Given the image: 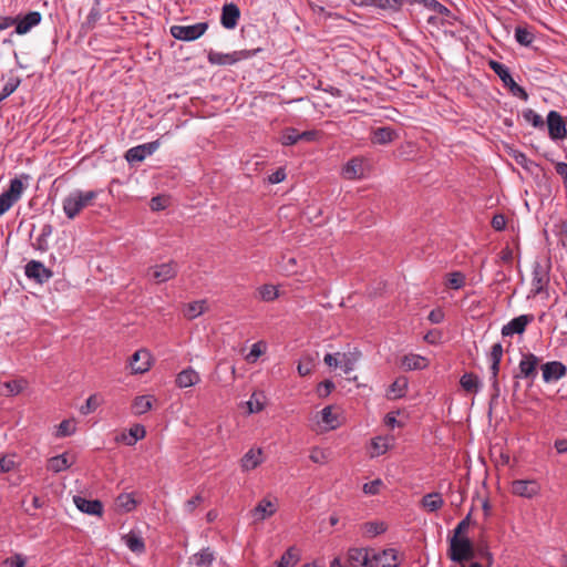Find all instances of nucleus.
I'll list each match as a JSON object with an SVG mask.
<instances>
[{
  "label": "nucleus",
  "mask_w": 567,
  "mask_h": 567,
  "mask_svg": "<svg viewBox=\"0 0 567 567\" xmlns=\"http://www.w3.org/2000/svg\"><path fill=\"white\" fill-rule=\"evenodd\" d=\"M96 197L97 192L95 190H76L64 198L63 210L68 218L73 219L82 212L83 208L91 205Z\"/></svg>",
  "instance_id": "nucleus-1"
},
{
  "label": "nucleus",
  "mask_w": 567,
  "mask_h": 567,
  "mask_svg": "<svg viewBox=\"0 0 567 567\" xmlns=\"http://www.w3.org/2000/svg\"><path fill=\"white\" fill-rule=\"evenodd\" d=\"M472 542L466 536L453 535L450 538L449 557L455 563H463L474 558Z\"/></svg>",
  "instance_id": "nucleus-2"
},
{
  "label": "nucleus",
  "mask_w": 567,
  "mask_h": 567,
  "mask_svg": "<svg viewBox=\"0 0 567 567\" xmlns=\"http://www.w3.org/2000/svg\"><path fill=\"white\" fill-rule=\"evenodd\" d=\"M488 65L499 76L504 86H506L513 95L519 97L523 101L528 100V93L526 90L514 81L508 69L504 64L498 61L491 60Z\"/></svg>",
  "instance_id": "nucleus-3"
},
{
  "label": "nucleus",
  "mask_w": 567,
  "mask_h": 567,
  "mask_svg": "<svg viewBox=\"0 0 567 567\" xmlns=\"http://www.w3.org/2000/svg\"><path fill=\"white\" fill-rule=\"evenodd\" d=\"M207 29V22H198L193 25H172L169 32L176 40L194 41L200 38Z\"/></svg>",
  "instance_id": "nucleus-4"
},
{
  "label": "nucleus",
  "mask_w": 567,
  "mask_h": 567,
  "mask_svg": "<svg viewBox=\"0 0 567 567\" xmlns=\"http://www.w3.org/2000/svg\"><path fill=\"white\" fill-rule=\"evenodd\" d=\"M23 189L24 185L21 179L13 178L10 181L9 188L0 195V216L7 213L20 199Z\"/></svg>",
  "instance_id": "nucleus-5"
},
{
  "label": "nucleus",
  "mask_w": 567,
  "mask_h": 567,
  "mask_svg": "<svg viewBox=\"0 0 567 567\" xmlns=\"http://www.w3.org/2000/svg\"><path fill=\"white\" fill-rule=\"evenodd\" d=\"M539 362L540 359L534 353H523L522 360L518 364V373L514 375V379H527L533 383L538 374L537 368L539 365Z\"/></svg>",
  "instance_id": "nucleus-6"
},
{
  "label": "nucleus",
  "mask_w": 567,
  "mask_h": 567,
  "mask_svg": "<svg viewBox=\"0 0 567 567\" xmlns=\"http://www.w3.org/2000/svg\"><path fill=\"white\" fill-rule=\"evenodd\" d=\"M177 272H178L177 262L174 260H171L168 262L151 267L147 271V275L151 277V279L156 285H159V284L168 281L169 279L175 278L177 276Z\"/></svg>",
  "instance_id": "nucleus-7"
},
{
  "label": "nucleus",
  "mask_w": 567,
  "mask_h": 567,
  "mask_svg": "<svg viewBox=\"0 0 567 567\" xmlns=\"http://www.w3.org/2000/svg\"><path fill=\"white\" fill-rule=\"evenodd\" d=\"M260 49L254 50V51H235L233 53H219L215 51H210L208 53V61L212 64H218V65H226V64H234L243 59H247L251 56L254 53L258 52Z\"/></svg>",
  "instance_id": "nucleus-8"
},
{
  "label": "nucleus",
  "mask_w": 567,
  "mask_h": 567,
  "mask_svg": "<svg viewBox=\"0 0 567 567\" xmlns=\"http://www.w3.org/2000/svg\"><path fill=\"white\" fill-rule=\"evenodd\" d=\"M511 491L516 496L530 499L539 495L542 486L536 480H515Z\"/></svg>",
  "instance_id": "nucleus-9"
},
{
  "label": "nucleus",
  "mask_w": 567,
  "mask_h": 567,
  "mask_svg": "<svg viewBox=\"0 0 567 567\" xmlns=\"http://www.w3.org/2000/svg\"><path fill=\"white\" fill-rule=\"evenodd\" d=\"M548 134L551 140H564L567 136L566 122L556 111H550L547 115Z\"/></svg>",
  "instance_id": "nucleus-10"
},
{
  "label": "nucleus",
  "mask_w": 567,
  "mask_h": 567,
  "mask_svg": "<svg viewBox=\"0 0 567 567\" xmlns=\"http://www.w3.org/2000/svg\"><path fill=\"white\" fill-rule=\"evenodd\" d=\"M132 373L142 374L147 372L152 367V354L146 349H140L130 359Z\"/></svg>",
  "instance_id": "nucleus-11"
},
{
  "label": "nucleus",
  "mask_w": 567,
  "mask_h": 567,
  "mask_svg": "<svg viewBox=\"0 0 567 567\" xmlns=\"http://www.w3.org/2000/svg\"><path fill=\"white\" fill-rule=\"evenodd\" d=\"M549 284L548 268L544 267L540 262L536 261L533 266L532 291L533 293H542Z\"/></svg>",
  "instance_id": "nucleus-12"
},
{
  "label": "nucleus",
  "mask_w": 567,
  "mask_h": 567,
  "mask_svg": "<svg viewBox=\"0 0 567 567\" xmlns=\"http://www.w3.org/2000/svg\"><path fill=\"white\" fill-rule=\"evenodd\" d=\"M372 567H398V551L394 548L371 550Z\"/></svg>",
  "instance_id": "nucleus-13"
},
{
  "label": "nucleus",
  "mask_w": 567,
  "mask_h": 567,
  "mask_svg": "<svg viewBox=\"0 0 567 567\" xmlns=\"http://www.w3.org/2000/svg\"><path fill=\"white\" fill-rule=\"evenodd\" d=\"M534 321V315H522L512 319L502 328V336L508 337L513 334H523L526 327Z\"/></svg>",
  "instance_id": "nucleus-14"
},
{
  "label": "nucleus",
  "mask_w": 567,
  "mask_h": 567,
  "mask_svg": "<svg viewBox=\"0 0 567 567\" xmlns=\"http://www.w3.org/2000/svg\"><path fill=\"white\" fill-rule=\"evenodd\" d=\"M25 275L30 279H34L39 284H43L49 280L53 272L44 265L37 260H31L25 265Z\"/></svg>",
  "instance_id": "nucleus-15"
},
{
  "label": "nucleus",
  "mask_w": 567,
  "mask_h": 567,
  "mask_svg": "<svg viewBox=\"0 0 567 567\" xmlns=\"http://www.w3.org/2000/svg\"><path fill=\"white\" fill-rule=\"evenodd\" d=\"M543 380L546 383L557 381L565 377L567 367L560 361H550L542 365Z\"/></svg>",
  "instance_id": "nucleus-16"
},
{
  "label": "nucleus",
  "mask_w": 567,
  "mask_h": 567,
  "mask_svg": "<svg viewBox=\"0 0 567 567\" xmlns=\"http://www.w3.org/2000/svg\"><path fill=\"white\" fill-rule=\"evenodd\" d=\"M159 145L158 141H154L151 143H146L143 145H138L135 147L130 148L126 154L125 158L127 162H142L147 155L153 154L157 150Z\"/></svg>",
  "instance_id": "nucleus-17"
},
{
  "label": "nucleus",
  "mask_w": 567,
  "mask_h": 567,
  "mask_svg": "<svg viewBox=\"0 0 567 567\" xmlns=\"http://www.w3.org/2000/svg\"><path fill=\"white\" fill-rule=\"evenodd\" d=\"M398 137L399 134L394 128L383 126L372 130L370 140L374 145H386L394 142Z\"/></svg>",
  "instance_id": "nucleus-18"
},
{
  "label": "nucleus",
  "mask_w": 567,
  "mask_h": 567,
  "mask_svg": "<svg viewBox=\"0 0 567 567\" xmlns=\"http://www.w3.org/2000/svg\"><path fill=\"white\" fill-rule=\"evenodd\" d=\"M348 561L352 567H372L371 551L364 548H350Z\"/></svg>",
  "instance_id": "nucleus-19"
},
{
  "label": "nucleus",
  "mask_w": 567,
  "mask_h": 567,
  "mask_svg": "<svg viewBox=\"0 0 567 567\" xmlns=\"http://www.w3.org/2000/svg\"><path fill=\"white\" fill-rule=\"evenodd\" d=\"M240 18V10L235 3H226L221 10L220 22L226 29H234Z\"/></svg>",
  "instance_id": "nucleus-20"
},
{
  "label": "nucleus",
  "mask_w": 567,
  "mask_h": 567,
  "mask_svg": "<svg viewBox=\"0 0 567 567\" xmlns=\"http://www.w3.org/2000/svg\"><path fill=\"white\" fill-rule=\"evenodd\" d=\"M73 501L76 507L85 514L101 516L103 513V504L99 499H86L82 496H74Z\"/></svg>",
  "instance_id": "nucleus-21"
},
{
  "label": "nucleus",
  "mask_w": 567,
  "mask_h": 567,
  "mask_svg": "<svg viewBox=\"0 0 567 567\" xmlns=\"http://www.w3.org/2000/svg\"><path fill=\"white\" fill-rule=\"evenodd\" d=\"M16 32L18 34H25L33 27L38 25L41 22V14L38 11H31L27 13L23 18H16Z\"/></svg>",
  "instance_id": "nucleus-22"
},
{
  "label": "nucleus",
  "mask_w": 567,
  "mask_h": 567,
  "mask_svg": "<svg viewBox=\"0 0 567 567\" xmlns=\"http://www.w3.org/2000/svg\"><path fill=\"white\" fill-rule=\"evenodd\" d=\"M74 463L73 460H69V453H63L56 456H52L48 460L47 468L53 473H60L68 470Z\"/></svg>",
  "instance_id": "nucleus-23"
},
{
  "label": "nucleus",
  "mask_w": 567,
  "mask_h": 567,
  "mask_svg": "<svg viewBox=\"0 0 567 567\" xmlns=\"http://www.w3.org/2000/svg\"><path fill=\"white\" fill-rule=\"evenodd\" d=\"M420 504H421L422 508H424L425 511H427L430 513H433L443 507L444 499H443L441 493L432 492V493L425 494L422 497Z\"/></svg>",
  "instance_id": "nucleus-24"
},
{
  "label": "nucleus",
  "mask_w": 567,
  "mask_h": 567,
  "mask_svg": "<svg viewBox=\"0 0 567 567\" xmlns=\"http://www.w3.org/2000/svg\"><path fill=\"white\" fill-rule=\"evenodd\" d=\"M262 451L258 450H249L240 460L243 471H251L255 470L258 465L262 463Z\"/></svg>",
  "instance_id": "nucleus-25"
},
{
  "label": "nucleus",
  "mask_w": 567,
  "mask_h": 567,
  "mask_svg": "<svg viewBox=\"0 0 567 567\" xmlns=\"http://www.w3.org/2000/svg\"><path fill=\"white\" fill-rule=\"evenodd\" d=\"M200 381L199 374L192 368L181 371L176 377V385L178 388H188Z\"/></svg>",
  "instance_id": "nucleus-26"
},
{
  "label": "nucleus",
  "mask_w": 567,
  "mask_h": 567,
  "mask_svg": "<svg viewBox=\"0 0 567 567\" xmlns=\"http://www.w3.org/2000/svg\"><path fill=\"white\" fill-rule=\"evenodd\" d=\"M277 511V506L271 501L264 498L252 509V515L259 520L272 516Z\"/></svg>",
  "instance_id": "nucleus-27"
},
{
  "label": "nucleus",
  "mask_w": 567,
  "mask_h": 567,
  "mask_svg": "<svg viewBox=\"0 0 567 567\" xmlns=\"http://www.w3.org/2000/svg\"><path fill=\"white\" fill-rule=\"evenodd\" d=\"M429 360L425 357L419 354H408L402 359V367L406 371L411 370H423L427 368Z\"/></svg>",
  "instance_id": "nucleus-28"
},
{
  "label": "nucleus",
  "mask_w": 567,
  "mask_h": 567,
  "mask_svg": "<svg viewBox=\"0 0 567 567\" xmlns=\"http://www.w3.org/2000/svg\"><path fill=\"white\" fill-rule=\"evenodd\" d=\"M392 441H393V437H389V436H377V437L372 439V441H371L372 451L370 453V456L377 457V456L385 454L388 452V450L390 449Z\"/></svg>",
  "instance_id": "nucleus-29"
},
{
  "label": "nucleus",
  "mask_w": 567,
  "mask_h": 567,
  "mask_svg": "<svg viewBox=\"0 0 567 567\" xmlns=\"http://www.w3.org/2000/svg\"><path fill=\"white\" fill-rule=\"evenodd\" d=\"M342 174L348 179L360 178L363 175L362 161L359 158H351L343 167Z\"/></svg>",
  "instance_id": "nucleus-30"
},
{
  "label": "nucleus",
  "mask_w": 567,
  "mask_h": 567,
  "mask_svg": "<svg viewBox=\"0 0 567 567\" xmlns=\"http://www.w3.org/2000/svg\"><path fill=\"white\" fill-rule=\"evenodd\" d=\"M334 408L328 405L321 411V421L329 430H334L341 425L340 414L333 412Z\"/></svg>",
  "instance_id": "nucleus-31"
},
{
  "label": "nucleus",
  "mask_w": 567,
  "mask_h": 567,
  "mask_svg": "<svg viewBox=\"0 0 567 567\" xmlns=\"http://www.w3.org/2000/svg\"><path fill=\"white\" fill-rule=\"evenodd\" d=\"M153 406L152 395L136 396L132 403V411L135 415H141L148 412Z\"/></svg>",
  "instance_id": "nucleus-32"
},
{
  "label": "nucleus",
  "mask_w": 567,
  "mask_h": 567,
  "mask_svg": "<svg viewBox=\"0 0 567 567\" xmlns=\"http://www.w3.org/2000/svg\"><path fill=\"white\" fill-rule=\"evenodd\" d=\"M460 384L464 391L476 393L480 389V379L473 372L464 373L460 379Z\"/></svg>",
  "instance_id": "nucleus-33"
},
{
  "label": "nucleus",
  "mask_w": 567,
  "mask_h": 567,
  "mask_svg": "<svg viewBox=\"0 0 567 567\" xmlns=\"http://www.w3.org/2000/svg\"><path fill=\"white\" fill-rule=\"evenodd\" d=\"M299 551L295 546L289 547L280 557L278 567H295L299 561Z\"/></svg>",
  "instance_id": "nucleus-34"
},
{
  "label": "nucleus",
  "mask_w": 567,
  "mask_h": 567,
  "mask_svg": "<svg viewBox=\"0 0 567 567\" xmlns=\"http://www.w3.org/2000/svg\"><path fill=\"white\" fill-rule=\"evenodd\" d=\"M406 389H408V379L402 377V378H398L391 385H390V389H389V393H388V396L390 399H400V398H403L405 395V392H406Z\"/></svg>",
  "instance_id": "nucleus-35"
},
{
  "label": "nucleus",
  "mask_w": 567,
  "mask_h": 567,
  "mask_svg": "<svg viewBox=\"0 0 567 567\" xmlns=\"http://www.w3.org/2000/svg\"><path fill=\"white\" fill-rule=\"evenodd\" d=\"M499 364H501V362H492V364H491V373H492L491 380H492V389H493V393H492L491 400H489L491 408L494 404V402L498 399L499 393H501L499 383H498V379H497L498 373H499Z\"/></svg>",
  "instance_id": "nucleus-36"
},
{
  "label": "nucleus",
  "mask_w": 567,
  "mask_h": 567,
  "mask_svg": "<svg viewBox=\"0 0 567 567\" xmlns=\"http://www.w3.org/2000/svg\"><path fill=\"white\" fill-rule=\"evenodd\" d=\"M124 539L125 544L133 553L142 554L145 551L144 540L136 534L130 533L124 536Z\"/></svg>",
  "instance_id": "nucleus-37"
},
{
  "label": "nucleus",
  "mask_w": 567,
  "mask_h": 567,
  "mask_svg": "<svg viewBox=\"0 0 567 567\" xmlns=\"http://www.w3.org/2000/svg\"><path fill=\"white\" fill-rule=\"evenodd\" d=\"M100 18H101V12H100V8H99V1L96 0V6H94L91 9L85 21L82 23V30H84L85 32L92 31L95 28Z\"/></svg>",
  "instance_id": "nucleus-38"
},
{
  "label": "nucleus",
  "mask_w": 567,
  "mask_h": 567,
  "mask_svg": "<svg viewBox=\"0 0 567 567\" xmlns=\"http://www.w3.org/2000/svg\"><path fill=\"white\" fill-rule=\"evenodd\" d=\"M205 300L189 302L184 309V316L188 319H195L196 317L200 316L205 311Z\"/></svg>",
  "instance_id": "nucleus-39"
},
{
  "label": "nucleus",
  "mask_w": 567,
  "mask_h": 567,
  "mask_svg": "<svg viewBox=\"0 0 567 567\" xmlns=\"http://www.w3.org/2000/svg\"><path fill=\"white\" fill-rule=\"evenodd\" d=\"M515 39L520 45L529 47L535 35L529 29L518 25L515 29Z\"/></svg>",
  "instance_id": "nucleus-40"
},
{
  "label": "nucleus",
  "mask_w": 567,
  "mask_h": 567,
  "mask_svg": "<svg viewBox=\"0 0 567 567\" xmlns=\"http://www.w3.org/2000/svg\"><path fill=\"white\" fill-rule=\"evenodd\" d=\"M315 368V360L310 354H305L298 362L297 371L300 377L309 375Z\"/></svg>",
  "instance_id": "nucleus-41"
},
{
  "label": "nucleus",
  "mask_w": 567,
  "mask_h": 567,
  "mask_svg": "<svg viewBox=\"0 0 567 567\" xmlns=\"http://www.w3.org/2000/svg\"><path fill=\"white\" fill-rule=\"evenodd\" d=\"M103 403V399L99 394H91L85 404L80 408V412L83 415L94 412L101 404Z\"/></svg>",
  "instance_id": "nucleus-42"
},
{
  "label": "nucleus",
  "mask_w": 567,
  "mask_h": 567,
  "mask_svg": "<svg viewBox=\"0 0 567 567\" xmlns=\"http://www.w3.org/2000/svg\"><path fill=\"white\" fill-rule=\"evenodd\" d=\"M53 227L50 224L43 226L41 235L37 238L33 247L40 251H47L49 246L47 238L52 234Z\"/></svg>",
  "instance_id": "nucleus-43"
},
{
  "label": "nucleus",
  "mask_w": 567,
  "mask_h": 567,
  "mask_svg": "<svg viewBox=\"0 0 567 567\" xmlns=\"http://www.w3.org/2000/svg\"><path fill=\"white\" fill-rule=\"evenodd\" d=\"M513 157L518 165H520L524 169H526L529 173H534L535 169L539 168V165L537 163L529 159L522 152H515Z\"/></svg>",
  "instance_id": "nucleus-44"
},
{
  "label": "nucleus",
  "mask_w": 567,
  "mask_h": 567,
  "mask_svg": "<svg viewBox=\"0 0 567 567\" xmlns=\"http://www.w3.org/2000/svg\"><path fill=\"white\" fill-rule=\"evenodd\" d=\"M116 505L125 512H131L136 507V501L132 494L122 493L116 497Z\"/></svg>",
  "instance_id": "nucleus-45"
},
{
  "label": "nucleus",
  "mask_w": 567,
  "mask_h": 567,
  "mask_svg": "<svg viewBox=\"0 0 567 567\" xmlns=\"http://www.w3.org/2000/svg\"><path fill=\"white\" fill-rule=\"evenodd\" d=\"M76 430L74 420H63L56 430V437H64L72 435Z\"/></svg>",
  "instance_id": "nucleus-46"
},
{
  "label": "nucleus",
  "mask_w": 567,
  "mask_h": 567,
  "mask_svg": "<svg viewBox=\"0 0 567 567\" xmlns=\"http://www.w3.org/2000/svg\"><path fill=\"white\" fill-rule=\"evenodd\" d=\"M196 557V565L198 567L206 566L210 567L212 563L214 561V553L210 550V548H203L198 554L195 555Z\"/></svg>",
  "instance_id": "nucleus-47"
},
{
  "label": "nucleus",
  "mask_w": 567,
  "mask_h": 567,
  "mask_svg": "<svg viewBox=\"0 0 567 567\" xmlns=\"http://www.w3.org/2000/svg\"><path fill=\"white\" fill-rule=\"evenodd\" d=\"M362 528H363L364 533L370 537H374V536L380 535L386 530V526L384 525V523H379V522L364 523Z\"/></svg>",
  "instance_id": "nucleus-48"
},
{
  "label": "nucleus",
  "mask_w": 567,
  "mask_h": 567,
  "mask_svg": "<svg viewBox=\"0 0 567 567\" xmlns=\"http://www.w3.org/2000/svg\"><path fill=\"white\" fill-rule=\"evenodd\" d=\"M299 142V131L295 127H288L282 132L281 143L289 146Z\"/></svg>",
  "instance_id": "nucleus-49"
},
{
  "label": "nucleus",
  "mask_w": 567,
  "mask_h": 567,
  "mask_svg": "<svg viewBox=\"0 0 567 567\" xmlns=\"http://www.w3.org/2000/svg\"><path fill=\"white\" fill-rule=\"evenodd\" d=\"M258 293L261 300L272 301L278 297V290L272 285H264L258 289Z\"/></svg>",
  "instance_id": "nucleus-50"
},
{
  "label": "nucleus",
  "mask_w": 567,
  "mask_h": 567,
  "mask_svg": "<svg viewBox=\"0 0 567 567\" xmlns=\"http://www.w3.org/2000/svg\"><path fill=\"white\" fill-rule=\"evenodd\" d=\"M523 117L529 122L534 127L543 128L545 125V122L540 115H538L535 111L532 109H527L523 112Z\"/></svg>",
  "instance_id": "nucleus-51"
},
{
  "label": "nucleus",
  "mask_w": 567,
  "mask_h": 567,
  "mask_svg": "<svg viewBox=\"0 0 567 567\" xmlns=\"http://www.w3.org/2000/svg\"><path fill=\"white\" fill-rule=\"evenodd\" d=\"M465 285V276L460 272L455 271L449 275L447 279V286L452 289H461Z\"/></svg>",
  "instance_id": "nucleus-52"
},
{
  "label": "nucleus",
  "mask_w": 567,
  "mask_h": 567,
  "mask_svg": "<svg viewBox=\"0 0 567 567\" xmlns=\"http://www.w3.org/2000/svg\"><path fill=\"white\" fill-rule=\"evenodd\" d=\"M421 4L442 16H447L450 13V10L437 0H422Z\"/></svg>",
  "instance_id": "nucleus-53"
},
{
  "label": "nucleus",
  "mask_w": 567,
  "mask_h": 567,
  "mask_svg": "<svg viewBox=\"0 0 567 567\" xmlns=\"http://www.w3.org/2000/svg\"><path fill=\"white\" fill-rule=\"evenodd\" d=\"M261 393H252L250 400L247 402L249 413H257L264 410V403L260 400Z\"/></svg>",
  "instance_id": "nucleus-54"
},
{
  "label": "nucleus",
  "mask_w": 567,
  "mask_h": 567,
  "mask_svg": "<svg viewBox=\"0 0 567 567\" xmlns=\"http://www.w3.org/2000/svg\"><path fill=\"white\" fill-rule=\"evenodd\" d=\"M334 388L336 385L331 380H324L317 385L316 392L319 398H327Z\"/></svg>",
  "instance_id": "nucleus-55"
},
{
  "label": "nucleus",
  "mask_w": 567,
  "mask_h": 567,
  "mask_svg": "<svg viewBox=\"0 0 567 567\" xmlns=\"http://www.w3.org/2000/svg\"><path fill=\"white\" fill-rule=\"evenodd\" d=\"M130 435L132 440L127 443L128 445L135 444L138 440H142L146 435V430L141 424H135L130 429Z\"/></svg>",
  "instance_id": "nucleus-56"
},
{
  "label": "nucleus",
  "mask_w": 567,
  "mask_h": 567,
  "mask_svg": "<svg viewBox=\"0 0 567 567\" xmlns=\"http://www.w3.org/2000/svg\"><path fill=\"white\" fill-rule=\"evenodd\" d=\"M19 80L11 79L10 81H8L0 92V102L7 99L9 95H11L17 90Z\"/></svg>",
  "instance_id": "nucleus-57"
},
{
  "label": "nucleus",
  "mask_w": 567,
  "mask_h": 567,
  "mask_svg": "<svg viewBox=\"0 0 567 567\" xmlns=\"http://www.w3.org/2000/svg\"><path fill=\"white\" fill-rule=\"evenodd\" d=\"M25 381L23 380H12L4 383V386L7 388L8 392L11 395L19 394L23 388H24Z\"/></svg>",
  "instance_id": "nucleus-58"
},
{
  "label": "nucleus",
  "mask_w": 567,
  "mask_h": 567,
  "mask_svg": "<svg viewBox=\"0 0 567 567\" xmlns=\"http://www.w3.org/2000/svg\"><path fill=\"white\" fill-rule=\"evenodd\" d=\"M3 567H24L25 558L20 554H16L3 560Z\"/></svg>",
  "instance_id": "nucleus-59"
},
{
  "label": "nucleus",
  "mask_w": 567,
  "mask_h": 567,
  "mask_svg": "<svg viewBox=\"0 0 567 567\" xmlns=\"http://www.w3.org/2000/svg\"><path fill=\"white\" fill-rule=\"evenodd\" d=\"M382 485V481L377 478L372 482L365 483L362 487L363 493L368 495H377L380 492V487Z\"/></svg>",
  "instance_id": "nucleus-60"
},
{
  "label": "nucleus",
  "mask_w": 567,
  "mask_h": 567,
  "mask_svg": "<svg viewBox=\"0 0 567 567\" xmlns=\"http://www.w3.org/2000/svg\"><path fill=\"white\" fill-rule=\"evenodd\" d=\"M471 516H472V512H470L465 518H463L458 524L457 526L455 527L454 529V534L453 535H457V536H464V534L467 532L470 525H471Z\"/></svg>",
  "instance_id": "nucleus-61"
},
{
  "label": "nucleus",
  "mask_w": 567,
  "mask_h": 567,
  "mask_svg": "<svg viewBox=\"0 0 567 567\" xmlns=\"http://www.w3.org/2000/svg\"><path fill=\"white\" fill-rule=\"evenodd\" d=\"M506 223V217L503 214H496L493 216L491 225L495 230L502 231L505 229Z\"/></svg>",
  "instance_id": "nucleus-62"
},
{
  "label": "nucleus",
  "mask_w": 567,
  "mask_h": 567,
  "mask_svg": "<svg viewBox=\"0 0 567 567\" xmlns=\"http://www.w3.org/2000/svg\"><path fill=\"white\" fill-rule=\"evenodd\" d=\"M489 358L492 362H501L503 358V346L501 343H495L489 353Z\"/></svg>",
  "instance_id": "nucleus-63"
},
{
  "label": "nucleus",
  "mask_w": 567,
  "mask_h": 567,
  "mask_svg": "<svg viewBox=\"0 0 567 567\" xmlns=\"http://www.w3.org/2000/svg\"><path fill=\"white\" fill-rule=\"evenodd\" d=\"M444 311L441 309V308H435L433 309L430 313H429V317L427 319L432 322V323H441L443 320H444Z\"/></svg>",
  "instance_id": "nucleus-64"
}]
</instances>
